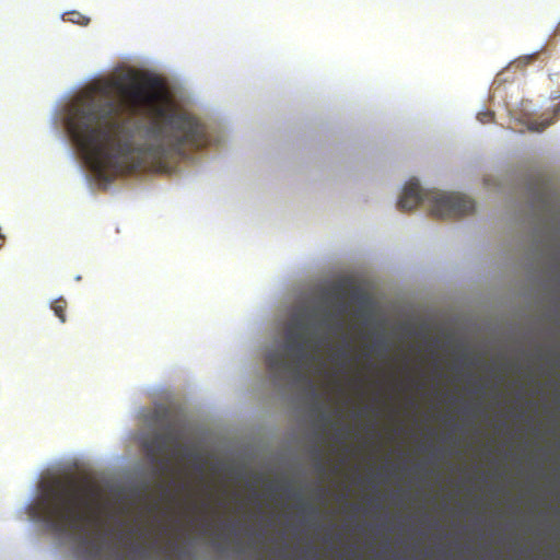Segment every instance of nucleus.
I'll use <instances>...</instances> for the list:
<instances>
[{"label": "nucleus", "instance_id": "obj_4", "mask_svg": "<svg viewBox=\"0 0 560 560\" xmlns=\"http://www.w3.org/2000/svg\"><path fill=\"white\" fill-rule=\"evenodd\" d=\"M428 202L431 214L439 219H457L475 211L472 199L455 194L436 190H424L415 178L408 180L397 202L401 211H411L418 205Z\"/></svg>", "mask_w": 560, "mask_h": 560}, {"label": "nucleus", "instance_id": "obj_19", "mask_svg": "<svg viewBox=\"0 0 560 560\" xmlns=\"http://www.w3.org/2000/svg\"><path fill=\"white\" fill-rule=\"evenodd\" d=\"M71 15H78L81 18V15L79 13H74V12H71Z\"/></svg>", "mask_w": 560, "mask_h": 560}, {"label": "nucleus", "instance_id": "obj_3", "mask_svg": "<svg viewBox=\"0 0 560 560\" xmlns=\"http://www.w3.org/2000/svg\"><path fill=\"white\" fill-rule=\"evenodd\" d=\"M141 419L144 428L136 433L135 441L145 455H203L196 428L175 408H147L141 411Z\"/></svg>", "mask_w": 560, "mask_h": 560}, {"label": "nucleus", "instance_id": "obj_16", "mask_svg": "<svg viewBox=\"0 0 560 560\" xmlns=\"http://www.w3.org/2000/svg\"><path fill=\"white\" fill-rule=\"evenodd\" d=\"M3 244V236L0 234V247L2 246Z\"/></svg>", "mask_w": 560, "mask_h": 560}, {"label": "nucleus", "instance_id": "obj_15", "mask_svg": "<svg viewBox=\"0 0 560 560\" xmlns=\"http://www.w3.org/2000/svg\"><path fill=\"white\" fill-rule=\"evenodd\" d=\"M560 114V105L555 109V117H557Z\"/></svg>", "mask_w": 560, "mask_h": 560}, {"label": "nucleus", "instance_id": "obj_5", "mask_svg": "<svg viewBox=\"0 0 560 560\" xmlns=\"http://www.w3.org/2000/svg\"><path fill=\"white\" fill-rule=\"evenodd\" d=\"M306 325L301 316L295 315L285 331L284 352L272 350L266 355L269 373L277 381L299 378L308 359Z\"/></svg>", "mask_w": 560, "mask_h": 560}, {"label": "nucleus", "instance_id": "obj_12", "mask_svg": "<svg viewBox=\"0 0 560 560\" xmlns=\"http://www.w3.org/2000/svg\"><path fill=\"white\" fill-rule=\"evenodd\" d=\"M320 421H322L323 425H327L330 422L329 415L327 412H322Z\"/></svg>", "mask_w": 560, "mask_h": 560}, {"label": "nucleus", "instance_id": "obj_11", "mask_svg": "<svg viewBox=\"0 0 560 560\" xmlns=\"http://www.w3.org/2000/svg\"><path fill=\"white\" fill-rule=\"evenodd\" d=\"M494 114L490 110L481 112L478 114V119L482 124H488L493 120Z\"/></svg>", "mask_w": 560, "mask_h": 560}, {"label": "nucleus", "instance_id": "obj_14", "mask_svg": "<svg viewBox=\"0 0 560 560\" xmlns=\"http://www.w3.org/2000/svg\"><path fill=\"white\" fill-rule=\"evenodd\" d=\"M539 198H540V200H541L542 202H546V200H547V195L545 194V190H544V189H541V192H540V195H539Z\"/></svg>", "mask_w": 560, "mask_h": 560}, {"label": "nucleus", "instance_id": "obj_18", "mask_svg": "<svg viewBox=\"0 0 560 560\" xmlns=\"http://www.w3.org/2000/svg\"><path fill=\"white\" fill-rule=\"evenodd\" d=\"M171 548H172L173 550H175V549L177 548V545H175V544H171Z\"/></svg>", "mask_w": 560, "mask_h": 560}, {"label": "nucleus", "instance_id": "obj_9", "mask_svg": "<svg viewBox=\"0 0 560 560\" xmlns=\"http://www.w3.org/2000/svg\"><path fill=\"white\" fill-rule=\"evenodd\" d=\"M349 358V342H346L341 348H339L335 355V361H341L342 363L346 362V360Z\"/></svg>", "mask_w": 560, "mask_h": 560}, {"label": "nucleus", "instance_id": "obj_2", "mask_svg": "<svg viewBox=\"0 0 560 560\" xmlns=\"http://www.w3.org/2000/svg\"><path fill=\"white\" fill-rule=\"evenodd\" d=\"M96 495V487L88 482L82 486L71 475L55 477L44 485L40 498L28 506V514L56 533L80 536L79 549L83 556L100 560L107 533L102 530L104 524L93 512Z\"/></svg>", "mask_w": 560, "mask_h": 560}, {"label": "nucleus", "instance_id": "obj_20", "mask_svg": "<svg viewBox=\"0 0 560 560\" xmlns=\"http://www.w3.org/2000/svg\"><path fill=\"white\" fill-rule=\"evenodd\" d=\"M444 422H445V423H448V422H450V419H448V418L444 419Z\"/></svg>", "mask_w": 560, "mask_h": 560}, {"label": "nucleus", "instance_id": "obj_10", "mask_svg": "<svg viewBox=\"0 0 560 560\" xmlns=\"http://www.w3.org/2000/svg\"><path fill=\"white\" fill-rule=\"evenodd\" d=\"M138 533H140L141 535H144L147 532L140 527H131L126 533H124L121 529H119V540H122L126 537L131 539Z\"/></svg>", "mask_w": 560, "mask_h": 560}, {"label": "nucleus", "instance_id": "obj_22", "mask_svg": "<svg viewBox=\"0 0 560 560\" xmlns=\"http://www.w3.org/2000/svg\"><path fill=\"white\" fill-rule=\"evenodd\" d=\"M503 455H504V456H508L509 454H508V453H504Z\"/></svg>", "mask_w": 560, "mask_h": 560}, {"label": "nucleus", "instance_id": "obj_7", "mask_svg": "<svg viewBox=\"0 0 560 560\" xmlns=\"http://www.w3.org/2000/svg\"><path fill=\"white\" fill-rule=\"evenodd\" d=\"M68 303L63 298H58L51 303V310L61 323L66 322V311Z\"/></svg>", "mask_w": 560, "mask_h": 560}, {"label": "nucleus", "instance_id": "obj_21", "mask_svg": "<svg viewBox=\"0 0 560 560\" xmlns=\"http://www.w3.org/2000/svg\"><path fill=\"white\" fill-rule=\"evenodd\" d=\"M455 455H456V456H459L460 454H459V453H456Z\"/></svg>", "mask_w": 560, "mask_h": 560}, {"label": "nucleus", "instance_id": "obj_1", "mask_svg": "<svg viewBox=\"0 0 560 560\" xmlns=\"http://www.w3.org/2000/svg\"><path fill=\"white\" fill-rule=\"evenodd\" d=\"M166 98L161 78L136 70L90 85L73 107L68 129L100 178L119 173L135 158V166L168 172L191 150L209 144L208 126L165 105Z\"/></svg>", "mask_w": 560, "mask_h": 560}, {"label": "nucleus", "instance_id": "obj_6", "mask_svg": "<svg viewBox=\"0 0 560 560\" xmlns=\"http://www.w3.org/2000/svg\"><path fill=\"white\" fill-rule=\"evenodd\" d=\"M338 300H339V312H338V314H332V313L327 312L325 314L324 319H323V324L324 325H328L329 322H331L334 319V320H336V323H335L336 330L340 331L342 329V327H343V324H342V320H341V315L343 314L346 308H345V303L342 302V300L339 299V298H338Z\"/></svg>", "mask_w": 560, "mask_h": 560}, {"label": "nucleus", "instance_id": "obj_17", "mask_svg": "<svg viewBox=\"0 0 560 560\" xmlns=\"http://www.w3.org/2000/svg\"><path fill=\"white\" fill-rule=\"evenodd\" d=\"M117 558H118V560H125V558L119 553H117Z\"/></svg>", "mask_w": 560, "mask_h": 560}, {"label": "nucleus", "instance_id": "obj_13", "mask_svg": "<svg viewBox=\"0 0 560 560\" xmlns=\"http://www.w3.org/2000/svg\"><path fill=\"white\" fill-rule=\"evenodd\" d=\"M311 455H316V456H319V455H325L324 453L319 452V451H315L314 453H312ZM387 455H395L394 453H388ZM396 455H409L408 453H397Z\"/></svg>", "mask_w": 560, "mask_h": 560}, {"label": "nucleus", "instance_id": "obj_8", "mask_svg": "<svg viewBox=\"0 0 560 560\" xmlns=\"http://www.w3.org/2000/svg\"><path fill=\"white\" fill-rule=\"evenodd\" d=\"M553 121H555L553 118H550V119L546 118L540 121L528 119L525 124L529 131L540 132V131L545 130L547 127H549L551 124H553Z\"/></svg>", "mask_w": 560, "mask_h": 560}]
</instances>
